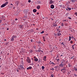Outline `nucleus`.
I'll return each mask as SVG.
<instances>
[{
    "instance_id": "obj_1",
    "label": "nucleus",
    "mask_w": 77,
    "mask_h": 77,
    "mask_svg": "<svg viewBox=\"0 0 77 77\" xmlns=\"http://www.w3.org/2000/svg\"><path fill=\"white\" fill-rule=\"evenodd\" d=\"M23 64L22 65H20L18 66L19 67V69L20 71L21 70V69H24V68L23 67Z\"/></svg>"
},
{
    "instance_id": "obj_2",
    "label": "nucleus",
    "mask_w": 77,
    "mask_h": 77,
    "mask_svg": "<svg viewBox=\"0 0 77 77\" xmlns=\"http://www.w3.org/2000/svg\"><path fill=\"white\" fill-rule=\"evenodd\" d=\"M27 61L28 63H31V60L29 58V57H27V59L26 60Z\"/></svg>"
},
{
    "instance_id": "obj_3",
    "label": "nucleus",
    "mask_w": 77,
    "mask_h": 77,
    "mask_svg": "<svg viewBox=\"0 0 77 77\" xmlns=\"http://www.w3.org/2000/svg\"><path fill=\"white\" fill-rule=\"evenodd\" d=\"M61 61V63L63 64V65H66V63H65V60H63Z\"/></svg>"
},
{
    "instance_id": "obj_4",
    "label": "nucleus",
    "mask_w": 77,
    "mask_h": 77,
    "mask_svg": "<svg viewBox=\"0 0 77 77\" xmlns=\"http://www.w3.org/2000/svg\"><path fill=\"white\" fill-rule=\"evenodd\" d=\"M69 6H67V7L66 8V11H71V8H69Z\"/></svg>"
},
{
    "instance_id": "obj_5",
    "label": "nucleus",
    "mask_w": 77,
    "mask_h": 77,
    "mask_svg": "<svg viewBox=\"0 0 77 77\" xmlns=\"http://www.w3.org/2000/svg\"><path fill=\"white\" fill-rule=\"evenodd\" d=\"M54 68L56 69V71H58L59 70V67L57 66L55 67Z\"/></svg>"
},
{
    "instance_id": "obj_6",
    "label": "nucleus",
    "mask_w": 77,
    "mask_h": 77,
    "mask_svg": "<svg viewBox=\"0 0 77 77\" xmlns=\"http://www.w3.org/2000/svg\"><path fill=\"white\" fill-rule=\"evenodd\" d=\"M49 3L51 5H52V4H53V3H54V2L53 1V0H49Z\"/></svg>"
},
{
    "instance_id": "obj_7",
    "label": "nucleus",
    "mask_w": 77,
    "mask_h": 77,
    "mask_svg": "<svg viewBox=\"0 0 77 77\" xmlns=\"http://www.w3.org/2000/svg\"><path fill=\"white\" fill-rule=\"evenodd\" d=\"M61 35V33H59V32H58V33L57 34H55V35L56 36H59L60 35Z\"/></svg>"
},
{
    "instance_id": "obj_8",
    "label": "nucleus",
    "mask_w": 77,
    "mask_h": 77,
    "mask_svg": "<svg viewBox=\"0 0 77 77\" xmlns=\"http://www.w3.org/2000/svg\"><path fill=\"white\" fill-rule=\"evenodd\" d=\"M46 56H44L43 58V60L44 61H46Z\"/></svg>"
},
{
    "instance_id": "obj_9",
    "label": "nucleus",
    "mask_w": 77,
    "mask_h": 77,
    "mask_svg": "<svg viewBox=\"0 0 77 77\" xmlns=\"http://www.w3.org/2000/svg\"><path fill=\"white\" fill-rule=\"evenodd\" d=\"M19 27L20 29H23V25H20L19 26Z\"/></svg>"
},
{
    "instance_id": "obj_10",
    "label": "nucleus",
    "mask_w": 77,
    "mask_h": 77,
    "mask_svg": "<svg viewBox=\"0 0 77 77\" xmlns=\"http://www.w3.org/2000/svg\"><path fill=\"white\" fill-rule=\"evenodd\" d=\"M66 67H64L63 69H61V72H63V70H65V71H66Z\"/></svg>"
},
{
    "instance_id": "obj_11",
    "label": "nucleus",
    "mask_w": 77,
    "mask_h": 77,
    "mask_svg": "<svg viewBox=\"0 0 77 77\" xmlns=\"http://www.w3.org/2000/svg\"><path fill=\"white\" fill-rule=\"evenodd\" d=\"M54 8V5H51V9H53Z\"/></svg>"
},
{
    "instance_id": "obj_12",
    "label": "nucleus",
    "mask_w": 77,
    "mask_h": 77,
    "mask_svg": "<svg viewBox=\"0 0 77 77\" xmlns=\"http://www.w3.org/2000/svg\"><path fill=\"white\" fill-rule=\"evenodd\" d=\"M56 26H57V24L54 23V24H53V27H56Z\"/></svg>"
},
{
    "instance_id": "obj_13",
    "label": "nucleus",
    "mask_w": 77,
    "mask_h": 77,
    "mask_svg": "<svg viewBox=\"0 0 77 77\" xmlns=\"http://www.w3.org/2000/svg\"><path fill=\"white\" fill-rule=\"evenodd\" d=\"M49 64L50 65H51V64H52V65H56V64L54 63L53 62L50 63Z\"/></svg>"
},
{
    "instance_id": "obj_14",
    "label": "nucleus",
    "mask_w": 77,
    "mask_h": 77,
    "mask_svg": "<svg viewBox=\"0 0 77 77\" xmlns=\"http://www.w3.org/2000/svg\"><path fill=\"white\" fill-rule=\"evenodd\" d=\"M32 69V67L29 66V67L27 68V69Z\"/></svg>"
},
{
    "instance_id": "obj_15",
    "label": "nucleus",
    "mask_w": 77,
    "mask_h": 77,
    "mask_svg": "<svg viewBox=\"0 0 77 77\" xmlns=\"http://www.w3.org/2000/svg\"><path fill=\"white\" fill-rule=\"evenodd\" d=\"M59 66H60V67L62 68V67L63 66V65L62 64V63H61V64H60Z\"/></svg>"
},
{
    "instance_id": "obj_16",
    "label": "nucleus",
    "mask_w": 77,
    "mask_h": 77,
    "mask_svg": "<svg viewBox=\"0 0 77 77\" xmlns=\"http://www.w3.org/2000/svg\"><path fill=\"white\" fill-rule=\"evenodd\" d=\"M14 40V37L12 36V37H11V41H13Z\"/></svg>"
},
{
    "instance_id": "obj_17",
    "label": "nucleus",
    "mask_w": 77,
    "mask_h": 77,
    "mask_svg": "<svg viewBox=\"0 0 77 77\" xmlns=\"http://www.w3.org/2000/svg\"><path fill=\"white\" fill-rule=\"evenodd\" d=\"M73 69H74V70H75V71H77V69L76 68L75 66H74L73 67Z\"/></svg>"
},
{
    "instance_id": "obj_18",
    "label": "nucleus",
    "mask_w": 77,
    "mask_h": 77,
    "mask_svg": "<svg viewBox=\"0 0 77 77\" xmlns=\"http://www.w3.org/2000/svg\"><path fill=\"white\" fill-rule=\"evenodd\" d=\"M36 11H37V10L36 9H34L33 10V12L34 13L36 12Z\"/></svg>"
},
{
    "instance_id": "obj_19",
    "label": "nucleus",
    "mask_w": 77,
    "mask_h": 77,
    "mask_svg": "<svg viewBox=\"0 0 77 77\" xmlns=\"http://www.w3.org/2000/svg\"><path fill=\"white\" fill-rule=\"evenodd\" d=\"M40 8H41V7L40 6L38 5V6H37V8L38 9H40Z\"/></svg>"
},
{
    "instance_id": "obj_20",
    "label": "nucleus",
    "mask_w": 77,
    "mask_h": 77,
    "mask_svg": "<svg viewBox=\"0 0 77 77\" xmlns=\"http://www.w3.org/2000/svg\"><path fill=\"white\" fill-rule=\"evenodd\" d=\"M34 60H35V62H37L38 60V58H35V59H34Z\"/></svg>"
},
{
    "instance_id": "obj_21",
    "label": "nucleus",
    "mask_w": 77,
    "mask_h": 77,
    "mask_svg": "<svg viewBox=\"0 0 77 77\" xmlns=\"http://www.w3.org/2000/svg\"><path fill=\"white\" fill-rule=\"evenodd\" d=\"M5 5L3 4L1 6V8H3V7H5Z\"/></svg>"
},
{
    "instance_id": "obj_22",
    "label": "nucleus",
    "mask_w": 77,
    "mask_h": 77,
    "mask_svg": "<svg viewBox=\"0 0 77 77\" xmlns=\"http://www.w3.org/2000/svg\"><path fill=\"white\" fill-rule=\"evenodd\" d=\"M8 2H7L6 3H5V4H4L5 5V6H6V5H8Z\"/></svg>"
},
{
    "instance_id": "obj_23",
    "label": "nucleus",
    "mask_w": 77,
    "mask_h": 77,
    "mask_svg": "<svg viewBox=\"0 0 77 77\" xmlns=\"http://www.w3.org/2000/svg\"><path fill=\"white\" fill-rule=\"evenodd\" d=\"M41 51V48H38V52H40V51Z\"/></svg>"
},
{
    "instance_id": "obj_24",
    "label": "nucleus",
    "mask_w": 77,
    "mask_h": 77,
    "mask_svg": "<svg viewBox=\"0 0 77 77\" xmlns=\"http://www.w3.org/2000/svg\"><path fill=\"white\" fill-rule=\"evenodd\" d=\"M75 0H71V2L72 3H73V2H75Z\"/></svg>"
},
{
    "instance_id": "obj_25",
    "label": "nucleus",
    "mask_w": 77,
    "mask_h": 77,
    "mask_svg": "<svg viewBox=\"0 0 77 77\" xmlns=\"http://www.w3.org/2000/svg\"><path fill=\"white\" fill-rule=\"evenodd\" d=\"M42 69L43 70L44 69H45V67H44V66H42Z\"/></svg>"
},
{
    "instance_id": "obj_26",
    "label": "nucleus",
    "mask_w": 77,
    "mask_h": 77,
    "mask_svg": "<svg viewBox=\"0 0 77 77\" xmlns=\"http://www.w3.org/2000/svg\"><path fill=\"white\" fill-rule=\"evenodd\" d=\"M13 37V38H17V36H15L14 35H13V36H12Z\"/></svg>"
},
{
    "instance_id": "obj_27",
    "label": "nucleus",
    "mask_w": 77,
    "mask_h": 77,
    "mask_svg": "<svg viewBox=\"0 0 77 77\" xmlns=\"http://www.w3.org/2000/svg\"><path fill=\"white\" fill-rule=\"evenodd\" d=\"M69 67H71V65L69 63L68 64Z\"/></svg>"
},
{
    "instance_id": "obj_28",
    "label": "nucleus",
    "mask_w": 77,
    "mask_h": 77,
    "mask_svg": "<svg viewBox=\"0 0 77 77\" xmlns=\"http://www.w3.org/2000/svg\"><path fill=\"white\" fill-rule=\"evenodd\" d=\"M56 59H59V57L58 56H57L56 57Z\"/></svg>"
},
{
    "instance_id": "obj_29",
    "label": "nucleus",
    "mask_w": 77,
    "mask_h": 77,
    "mask_svg": "<svg viewBox=\"0 0 77 77\" xmlns=\"http://www.w3.org/2000/svg\"><path fill=\"white\" fill-rule=\"evenodd\" d=\"M74 45H72V48L73 49V50H74Z\"/></svg>"
},
{
    "instance_id": "obj_30",
    "label": "nucleus",
    "mask_w": 77,
    "mask_h": 77,
    "mask_svg": "<svg viewBox=\"0 0 77 77\" xmlns=\"http://www.w3.org/2000/svg\"><path fill=\"white\" fill-rule=\"evenodd\" d=\"M71 36H69V41H71Z\"/></svg>"
},
{
    "instance_id": "obj_31",
    "label": "nucleus",
    "mask_w": 77,
    "mask_h": 77,
    "mask_svg": "<svg viewBox=\"0 0 77 77\" xmlns=\"http://www.w3.org/2000/svg\"><path fill=\"white\" fill-rule=\"evenodd\" d=\"M25 12H28V11H29V10H25Z\"/></svg>"
},
{
    "instance_id": "obj_32",
    "label": "nucleus",
    "mask_w": 77,
    "mask_h": 77,
    "mask_svg": "<svg viewBox=\"0 0 77 77\" xmlns=\"http://www.w3.org/2000/svg\"><path fill=\"white\" fill-rule=\"evenodd\" d=\"M56 60H57V62H59V59H56Z\"/></svg>"
},
{
    "instance_id": "obj_33",
    "label": "nucleus",
    "mask_w": 77,
    "mask_h": 77,
    "mask_svg": "<svg viewBox=\"0 0 77 77\" xmlns=\"http://www.w3.org/2000/svg\"><path fill=\"white\" fill-rule=\"evenodd\" d=\"M36 46H34L33 47V48L35 49H36Z\"/></svg>"
},
{
    "instance_id": "obj_34",
    "label": "nucleus",
    "mask_w": 77,
    "mask_h": 77,
    "mask_svg": "<svg viewBox=\"0 0 77 77\" xmlns=\"http://www.w3.org/2000/svg\"><path fill=\"white\" fill-rule=\"evenodd\" d=\"M54 47H55V49L56 50H57V47H56V46H55Z\"/></svg>"
},
{
    "instance_id": "obj_35",
    "label": "nucleus",
    "mask_w": 77,
    "mask_h": 77,
    "mask_svg": "<svg viewBox=\"0 0 77 77\" xmlns=\"http://www.w3.org/2000/svg\"><path fill=\"white\" fill-rule=\"evenodd\" d=\"M44 33V31H42V32H40V33H41V34H42V33Z\"/></svg>"
},
{
    "instance_id": "obj_36",
    "label": "nucleus",
    "mask_w": 77,
    "mask_h": 77,
    "mask_svg": "<svg viewBox=\"0 0 77 77\" xmlns=\"http://www.w3.org/2000/svg\"><path fill=\"white\" fill-rule=\"evenodd\" d=\"M70 44H72L73 43V41H70Z\"/></svg>"
},
{
    "instance_id": "obj_37",
    "label": "nucleus",
    "mask_w": 77,
    "mask_h": 77,
    "mask_svg": "<svg viewBox=\"0 0 77 77\" xmlns=\"http://www.w3.org/2000/svg\"><path fill=\"white\" fill-rule=\"evenodd\" d=\"M9 42H6L5 45H8L9 44Z\"/></svg>"
},
{
    "instance_id": "obj_38",
    "label": "nucleus",
    "mask_w": 77,
    "mask_h": 77,
    "mask_svg": "<svg viewBox=\"0 0 77 77\" xmlns=\"http://www.w3.org/2000/svg\"><path fill=\"white\" fill-rule=\"evenodd\" d=\"M32 51H33L32 50H29L30 53H32Z\"/></svg>"
},
{
    "instance_id": "obj_39",
    "label": "nucleus",
    "mask_w": 77,
    "mask_h": 77,
    "mask_svg": "<svg viewBox=\"0 0 77 77\" xmlns=\"http://www.w3.org/2000/svg\"><path fill=\"white\" fill-rule=\"evenodd\" d=\"M51 70H52V71H54V68H53L52 69H50Z\"/></svg>"
},
{
    "instance_id": "obj_40",
    "label": "nucleus",
    "mask_w": 77,
    "mask_h": 77,
    "mask_svg": "<svg viewBox=\"0 0 77 77\" xmlns=\"http://www.w3.org/2000/svg\"><path fill=\"white\" fill-rule=\"evenodd\" d=\"M54 75H53V74H52V75H51V77H54V76H53Z\"/></svg>"
},
{
    "instance_id": "obj_41",
    "label": "nucleus",
    "mask_w": 77,
    "mask_h": 77,
    "mask_svg": "<svg viewBox=\"0 0 77 77\" xmlns=\"http://www.w3.org/2000/svg\"><path fill=\"white\" fill-rule=\"evenodd\" d=\"M71 39H74V37L73 36H72L71 37Z\"/></svg>"
},
{
    "instance_id": "obj_42",
    "label": "nucleus",
    "mask_w": 77,
    "mask_h": 77,
    "mask_svg": "<svg viewBox=\"0 0 77 77\" xmlns=\"http://www.w3.org/2000/svg\"><path fill=\"white\" fill-rule=\"evenodd\" d=\"M31 2V1L30 0H28L29 3H30Z\"/></svg>"
},
{
    "instance_id": "obj_43",
    "label": "nucleus",
    "mask_w": 77,
    "mask_h": 77,
    "mask_svg": "<svg viewBox=\"0 0 77 77\" xmlns=\"http://www.w3.org/2000/svg\"><path fill=\"white\" fill-rule=\"evenodd\" d=\"M65 72H66V71H63V73H64V74L65 73Z\"/></svg>"
},
{
    "instance_id": "obj_44",
    "label": "nucleus",
    "mask_w": 77,
    "mask_h": 77,
    "mask_svg": "<svg viewBox=\"0 0 77 77\" xmlns=\"http://www.w3.org/2000/svg\"><path fill=\"white\" fill-rule=\"evenodd\" d=\"M38 43H41V41H39L38 42Z\"/></svg>"
},
{
    "instance_id": "obj_45",
    "label": "nucleus",
    "mask_w": 77,
    "mask_h": 77,
    "mask_svg": "<svg viewBox=\"0 0 77 77\" xmlns=\"http://www.w3.org/2000/svg\"><path fill=\"white\" fill-rule=\"evenodd\" d=\"M58 32L59 33H60V31H59V30H58V29H57V31H58Z\"/></svg>"
},
{
    "instance_id": "obj_46",
    "label": "nucleus",
    "mask_w": 77,
    "mask_h": 77,
    "mask_svg": "<svg viewBox=\"0 0 77 77\" xmlns=\"http://www.w3.org/2000/svg\"><path fill=\"white\" fill-rule=\"evenodd\" d=\"M61 44H62L63 45H64V44L63 43V42Z\"/></svg>"
},
{
    "instance_id": "obj_47",
    "label": "nucleus",
    "mask_w": 77,
    "mask_h": 77,
    "mask_svg": "<svg viewBox=\"0 0 77 77\" xmlns=\"http://www.w3.org/2000/svg\"><path fill=\"white\" fill-rule=\"evenodd\" d=\"M75 15H76V16H77V12L75 13Z\"/></svg>"
},
{
    "instance_id": "obj_48",
    "label": "nucleus",
    "mask_w": 77,
    "mask_h": 77,
    "mask_svg": "<svg viewBox=\"0 0 77 77\" xmlns=\"http://www.w3.org/2000/svg\"><path fill=\"white\" fill-rule=\"evenodd\" d=\"M43 40L45 39V37H44V36L43 37Z\"/></svg>"
},
{
    "instance_id": "obj_49",
    "label": "nucleus",
    "mask_w": 77,
    "mask_h": 77,
    "mask_svg": "<svg viewBox=\"0 0 77 77\" xmlns=\"http://www.w3.org/2000/svg\"><path fill=\"white\" fill-rule=\"evenodd\" d=\"M62 26H64L63 25V23H62Z\"/></svg>"
},
{
    "instance_id": "obj_50",
    "label": "nucleus",
    "mask_w": 77,
    "mask_h": 77,
    "mask_svg": "<svg viewBox=\"0 0 77 77\" xmlns=\"http://www.w3.org/2000/svg\"><path fill=\"white\" fill-rule=\"evenodd\" d=\"M69 19V20H70L71 19V18L70 17H68Z\"/></svg>"
},
{
    "instance_id": "obj_51",
    "label": "nucleus",
    "mask_w": 77,
    "mask_h": 77,
    "mask_svg": "<svg viewBox=\"0 0 77 77\" xmlns=\"http://www.w3.org/2000/svg\"><path fill=\"white\" fill-rule=\"evenodd\" d=\"M65 26H68V24H67V23H66V24H65Z\"/></svg>"
},
{
    "instance_id": "obj_52",
    "label": "nucleus",
    "mask_w": 77,
    "mask_h": 77,
    "mask_svg": "<svg viewBox=\"0 0 77 77\" xmlns=\"http://www.w3.org/2000/svg\"><path fill=\"white\" fill-rule=\"evenodd\" d=\"M39 12H38L37 13V15H39Z\"/></svg>"
},
{
    "instance_id": "obj_53",
    "label": "nucleus",
    "mask_w": 77,
    "mask_h": 77,
    "mask_svg": "<svg viewBox=\"0 0 77 77\" xmlns=\"http://www.w3.org/2000/svg\"><path fill=\"white\" fill-rule=\"evenodd\" d=\"M5 73H1V74H2L3 75Z\"/></svg>"
},
{
    "instance_id": "obj_54",
    "label": "nucleus",
    "mask_w": 77,
    "mask_h": 77,
    "mask_svg": "<svg viewBox=\"0 0 77 77\" xmlns=\"http://www.w3.org/2000/svg\"><path fill=\"white\" fill-rule=\"evenodd\" d=\"M1 54H3V52L2 51H1Z\"/></svg>"
},
{
    "instance_id": "obj_55",
    "label": "nucleus",
    "mask_w": 77,
    "mask_h": 77,
    "mask_svg": "<svg viewBox=\"0 0 77 77\" xmlns=\"http://www.w3.org/2000/svg\"><path fill=\"white\" fill-rule=\"evenodd\" d=\"M15 20V21H17V20H18V19H17V18H16Z\"/></svg>"
},
{
    "instance_id": "obj_56",
    "label": "nucleus",
    "mask_w": 77,
    "mask_h": 77,
    "mask_svg": "<svg viewBox=\"0 0 77 77\" xmlns=\"http://www.w3.org/2000/svg\"><path fill=\"white\" fill-rule=\"evenodd\" d=\"M31 42H33V39H31Z\"/></svg>"
},
{
    "instance_id": "obj_57",
    "label": "nucleus",
    "mask_w": 77,
    "mask_h": 77,
    "mask_svg": "<svg viewBox=\"0 0 77 77\" xmlns=\"http://www.w3.org/2000/svg\"><path fill=\"white\" fill-rule=\"evenodd\" d=\"M7 30H9V28H7Z\"/></svg>"
},
{
    "instance_id": "obj_58",
    "label": "nucleus",
    "mask_w": 77,
    "mask_h": 77,
    "mask_svg": "<svg viewBox=\"0 0 77 77\" xmlns=\"http://www.w3.org/2000/svg\"><path fill=\"white\" fill-rule=\"evenodd\" d=\"M2 23V20H0V23Z\"/></svg>"
},
{
    "instance_id": "obj_59",
    "label": "nucleus",
    "mask_w": 77,
    "mask_h": 77,
    "mask_svg": "<svg viewBox=\"0 0 77 77\" xmlns=\"http://www.w3.org/2000/svg\"><path fill=\"white\" fill-rule=\"evenodd\" d=\"M41 51V52H42V53H44L43 52V51Z\"/></svg>"
},
{
    "instance_id": "obj_60",
    "label": "nucleus",
    "mask_w": 77,
    "mask_h": 77,
    "mask_svg": "<svg viewBox=\"0 0 77 77\" xmlns=\"http://www.w3.org/2000/svg\"><path fill=\"white\" fill-rule=\"evenodd\" d=\"M43 41L45 42V39H43Z\"/></svg>"
},
{
    "instance_id": "obj_61",
    "label": "nucleus",
    "mask_w": 77,
    "mask_h": 77,
    "mask_svg": "<svg viewBox=\"0 0 77 77\" xmlns=\"http://www.w3.org/2000/svg\"><path fill=\"white\" fill-rule=\"evenodd\" d=\"M71 59H74V58H73L72 57H71Z\"/></svg>"
},
{
    "instance_id": "obj_62",
    "label": "nucleus",
    "mask_w": 77,
    "mask_h": 77,
    "mask_svg": "<svg viewBox=\"0 0 77 77\" xmlns=\"http://www.w3.org/2000/svg\"><path fill=\"white\" fill-rule=\"evenodd\" d=\"M34 59H35L36 58V57H34Z\"/></svg>"
},
{
    "instance_id": "obj_63",
    "label": "nucleus",
    "mask_w": 77,
    "mask_h": 77,
    "mask_svg": "<svg viewBox=\"0 0 77 77\" xmlns=\"http://www.w3.org/2000/svg\"><path fill=\"white\" fill-rule=\"evenodd\" d=\"M58 28L59 29H60V26H59Z\"/></svg>"
},
{
    "instance_id": "obj_64",
    "label": "nucleus",
    "mask_w": 77,
    "mask_h": 77,
    "mask_svg": "<svg viewBox=\"0 0 77 77\" xmlns=\"http://www.w3.org/2000/svg\"><path fill=\"white\" fill-rule=\"evenodd\" d=\"M17 72H19V70H17Z\"/></svg>"
}]
</instances>
